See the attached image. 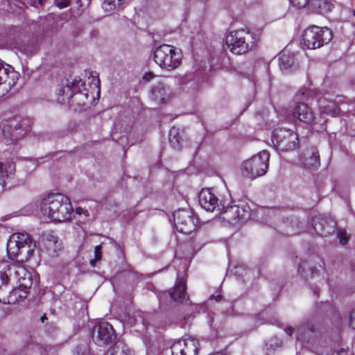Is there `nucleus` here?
<instances>
[{"mask_svg":"<svg viewBox=\"0 0 355 355\" xmlns=\"http://www.w3.org/2000/svg\"><path fill=\"white\" fill-rule=\"evenodd\" d=\"M38 1H39V2H40V4H42V1H43V0H38Z\"/></svg>","mask_w":355,"mask_h":355,"instance_id":"c03bdc74","label":"nucleus"},{"mask_svg":"<svg viewBox=\"0 0 355 355\" xmlns=\"http://www.w3.org/2000/svg\"><path fill=\"white\" fill-rule=\"evenodd\" d=\"M15 171V164L14 163H8L3 164L0 162V185L3 187L6 186V179L9 174L12 173Z\"/></svg>","mask_w":355,"mask_h":355,"instance_id":"b1692460","label":"nucleus"},{"mask_svg":"<svg viewBox=\"0 0 355 355\" xmlns=\"http://www.w3.org/2000/svg\"><path fill=\"white\" fill-rule=\"evenodd\" d=\"M150 96L152 99L158 105L165 103L169 98V94L165 87L162 85L152 87Z\"/></svg>","mask_w":355,"mask_h":355,"instance_id":"412c9836","label":"nucleus"},{"mask_svg":"<svg viewBox=\"0 0 355 355\" xmlns=\"http://www.w3.org/2000/svg\"><path fill=\"white\" fill-rule=\"evenodd\" d=\"M306 329V327L304 326H302V327H297V331H300L301 330L304 331V329Z\"/></svg>","mask_w":355,"mask_h":355,"instance_id":"58836bf2","label":"nucleus"},{"mask_svg":"<svg viewBox=\"0 0 355 355\" xmlns=\"http://www.w3.org/2000/svg\"><path fill=\"white\" fill-rule=\"evenodd\" d=\"M348 322L349 327L355 329V306H354L349 311Z\"/></svg>","mask_w":355,"mask_h":355,"instance_id":"7c9ffc66","label":"nucleus"},{"mask_svg":"<svg viewBox=\"0 0 355 355\" xmlns=\"http://www.w3.org/2000/svg\"><path fill=\"white\" fill-rule=\"evenodd\" d=\"M297 340H300V339H301V338H300V336H298V335L297 336Z\"/></svg>","mask_w":355,"mask_h":355,"instance_id":"37998d69","label":"nucleus"},{"mask_svg":"<svg viewBox=\"0 0 355 355\" xmlns=\"http://www.w3.org/2000/svg\"><path fill=\"white\" fill-rule=\"evenodd\" d=\"M338 238L339 239V242L341 245H344L347 244L349 241V235L344 230L339 231L338 232Z\"/></svg>","mask_w":355,"mask_h":355,"instance_id":"c756f323","label":"nucleus"},{"mask_svg":"<svg viewBox=\"0 0 355 355\" xmlns=\"http://www.w3.org/2000/svg\"><path fill=\"white\" fill-rule=\"evenodd\" d=\"M43 247L49 256L52 257L58 256L61 250V243L53 231H50L44 236Z\"/></svg>","mask_w":355,"mask_h":355,"instance_id":"2eb2a0df","label":"nucleus"},{"mask_svg":"<svg viewBox=\"0 0 355 355\" xmlns=\"http://www.w3.org/2000/svg\"><path fill=\"white\" fill-rule=\"evenodd\" d=\"M257 43V35L248 28L231 31L225 37L227 48L235 55H243L255 49Z\"/></svg>","mask_w":355,"mask_h":355,"instance_id":"f03ea898","label":"nucleus"},{"mask_svg":"<svg viewBox=\"0 0 355 355\" xmlns=\"http://www.w3.org/2000/svg\"><path fill=\"white\" fill-rule=\"evenodd\" d=\"M200 205L205 209L210 211L215 210L218 207V199L210 189H202L198 196Z\"/></svg>","mask_w":355,"mask_h":355,"instance_id":"f3484780","label":"nucleus"},{"mask_svg":"<svg viewBox=\"0 0 355 355\" xmlns=\"http://www.w3.org/2000/svg\"><path fill=\"white\" fill-rule=\"evenodd\" d=\"M313 293H314V295L316 296V297H318V291H317L316 289L313 291Z\"/></svg>","mask_w":355,"mask_h":355,"instance_id":"a19ab883","label":"nucleus"},{"mask_svg":"<svg viewBox=\"0 0 355 355\" xmlns=\"http://www.w3.org/2000/svg\"><path fill=\"white\" fill-rule=\"evenodd\" d=\"M35 243L26 232L12 234L7 242L8 253L14 257L20 256V261H28L35 253Z\"/></svg>","mask_w":355,"mask_h":355,"instance_id":"7ed1b4c3","label":"nucleus"},{"mask_svg":"<svg viewBox=\"0 0 355 355\" xmlns=\"http://www.w3.org/2000/svg\"><path fill=\"white\" fill-rule=\"evenodd\" d=\"M111 355H135V352L125 345H123L121 348L119 345L116 346Z\"/></svg>","mask_w":355,"mask_h":355,"instance_id":"cd10ccee","label":"nucleus"},{"mask_svg":"<svg viewBox=\"0 0 355 355\" xmlns=\"http://www.w3.org/2000/svg\"><path fill=\"white\" fill-rule=\"evenodd\" d=\"M327 224V221L326 219L323 218H316L313 220V228L314 229L315 232L322 236H327L333 232L336 228V223L333 222V225L331 227L330 230H325L324 227V225Z\"/></svg>","mask_w":355,"mask_h":355,"instance_id":"4be33fe9","label":"nucleus"},{"mask_svg":"<svg viewBox=\"0 0 355 355\" xmlns=\"http://www.w3.org/2000/svg\"><path fill=\"white\" fill-rule=\"evenodd\" d=\"M85 83L75 79L73 81L67 83L65 86L59 88L58 92V101L60 104L68 103L71 105V98L73 95L81 92L80 86H84Z\"/></svg>","mask_w":355,"mask_h":355,"instance_id":"f8f14e48","label":"nucleus"},{"mask_svg":"<svg viewBox=\"0 0 355 355\" xmlns=\"http://www.w3.org/2000/svg\"><path fill=\"white\" fill-rule=\"evenodd\" d=\"M95 260L99 261L101 259V245H98L94 248Z\"/></svg>","mask_w":355,"mask_h":355,"instance_id":"473e14b6","label":"nucleus"},{"mask_svg":"<svg viewBox=\"0 0 355 355\" xmlns=\"http://www.w3.org/2000/svg\"><path fill=\"white\" fill-rule=\"evenodd\" d=\"M22 127V124L21 123H17L15 125V129L13 130L12 128V126L10 125H6L3 126V129H2V133L3 135V136L7 138V139H9L10 140V141H16L17 139H18V137L17 135H16L15 134V130H17L19 129H21Z\"/></svg>","mask_w":355,"mask_h":355,"instance_id":"393cba45","label":"nucleus"},{"mask_svg":"<svg viewBox=\"0 0 355 355\" xmlns=\"http://www.w3.org/2000/svg\"><path fill=\"white\" fill-rule=\"evenodd\" d=\"M302 37L304 47L315 49L329 42L332 40L333 34L327 27L312 25L304 30Z\"/></svg>","mask_w":355,"mask_h":355,"instance_id":"39448f33","label":"nucleus"},{"mask_svg":"<svg viewBox=\"0 0 355 355\" xmlns=\"http://www.w3.org/2000/svg\"><path fill=\"white\" fill-rule=\"evenodd\" d=\"M334 3L332 0H309L308 12L310 13L326 14L332 11Z\"/></svg>","mask_w":355,"mask_h":355,"instance_id":"6ab92c4d","label":"nucleus"},{"mask_svg":"<svg viewBox=\"0 0 355 355\" xmlns=\"http://www.w3.org/2000/svg\"><path fill=\"white\" fill-rule=\"evenodd\" d=\"M285 331L286 333L288 335V336H291L293 334V333L295 331V329L292 327H289L288 328H286L285 329Z\"/></svg>","mask_w":355,"mask_h":355,"instance_id":"e433bc0d","label":"nucleus"},{"mask_svg":"<svg viewBox=\"0 0 355 355\" xmlns=\"http://www.w3.org/2000/svg\"><path fill=\"white\" fill-rule=\"evenodd\" d=\"M291 4L297 9L306 8L308 11L309 0H289Z\"/></svg>","mask_w":355,"mask_h":355,"instance_id":"c85d7f7f","label":"nucleus"},{"mask_svg":"<svg viewBox=\"0 0 355 355\" xmlns=\"http://www.w3.org/2000/svg\"><path fill=\"white\" fill-rule=\"evenodd\" d=\"M320 110L321 113L336 116L339 114L340 108L334 103L328 102L325 105H320Z\"/></svg>","mask_w":355,"mask_h":355,"instance_id":"bb28decb","label":"nucleus"},{"mask_svg":"<svg viewBox=\"0 0 355 355\" xmlns=\"http://www.w3.org/2000/svg\"><path fill=\"white\" fill-rule=\"evenodd\" d=\"M8 272L10 277L23 288H31L33 284L32 274L25 267L19 264L8 266Z\"/></svg>","mask_w":355,"mask_h":355,"instance_id":"9b49d317","label":"nucleus"},{"mask_svg":"<svg viewBox=\"0 0 355 355\" xmlns=\"http://www.w3.org/2000/svg\"><path fill=\"white\" fill-rule=\"evenodd\" d=\"M353 15L355 17V10L353 11Z\"/></svg>","mask_w":355,"mask_h":355,"instance_id":"49530a36","label":"nucleus"},{"mask_svg":"<svg viewBox=\"0 0 355 355\" xmlns=\"http://www.w3.org/2000/svg\"><path fill=\"white\" fill-rule=\"evenodd\" d=\"M9 276L8 267L0 272V296L3 295L8 291Z\"/></svg>","mask_w":355,"mask_h":355,"instance_id":"a878e982","label":"nucleus"},{"mask_svg":"<svg viewBox=\"0 0 355 355\" xmlns=\"http://www.w3.org/2000/svg\"><path fill=\"white\" fill-rule=\"evenodd\" d=\"M19 77L14 68L0 60V96H4L13 87Z\"/></svg>","mask_w":355,"mask_h":355,"instance_id":"6e6552de","label":"nucleus"},{"mask_svg":"<svg viewBox=\"0 0 355 355\" xmlns=\"http://www.w3.org/2000/svg\"><path fill=\"white\" fill-rule=\"evenodd\" d=\"M155 76L152 72H148L144 74L143 78L145 80H150L154 78Z\"/></svg>","mask_w":355,"mask_h":355,"instance_id":"72a5a7b5","label":"nucleus"},{"mask_svg":"<svg viewBox=\"0 0 355 355\" xmlns=\"http://www.w3.org/2000/svg\"><path fill=\"white\" fill-rule=\"evenodd\" d=\"M55 5L60 9L67 8L69 6V0H55Z\"/></svg>","mask_w":355,"mask_h":355,"instance_id":"2f4dec72","label":"nucleus"},{"mask_svg":"<svg viewBox=\"0 0 355 355\" xmlns=\"http://www.w3.org/2000/svg\"><path fill=\"white\" fill-rule=\"evenodd\" d=\"M174 225L177 230L185 234L192 233L197 227L198 219L187 210L182 209L173 214Z\"/></svg>","mask_w":355,"mask_h":355,"instance_id":"1a4fd4ad","label":"nucleus"},{"mask_svg":"<svg viewBox=\"0 0 355 355\" xmlns=\"http://www.w3.org/2000/svg\"><path fill=\"white\" fill-rule=\"evenodd\" d=\"M94 81V85L96 86V87L98 88V94L100 93V79L98 78H97L96 79L94 77L93 78V80Z\"/></svg>","mask_w":355,"mask_h":355,"instance_id":"f704fd0d","label":"nucleus"},{"mask_svg":"<svg viewBox=\"0 0 355 355\" xmlns=\"http://www.w3.org/2000/svg\"><path fill=\"white\" fill-rule=\"evenodd\" d=\"M96 261V260H95V259H94V260H91V261H90V263H91V265L94 266L95 265V261Z\"/></svg>","mask_w":355,"mask_h":355,"instance_id":"79ce46f5","label":"nucleus"},{"mask_svg":"<svg viewBox=\"0 0 355 355\" xmlns=\"http://www.w3.org/2000/svg\"><path fill=\"white\" fill-rule=\"evenodd\" d=\"M42 214L55 223L69 221L73 212L70 199L60 193H50L40 204Z\"/></svg>","mask_w":355,"mask_h":355,"instance_id":"f257e3e1","label":"nucleus"},{"mask_svg":"<svg viewBox=\"0 0 355 355\" xmlns=\"http://www.w3.org/2000/svg\"><path fill=\"white\" fill-rule=\"evenodd\" d=\"M289 117L293 121H299L307 124L311 123L314 120L311 109L304 103H295L290 109Z\"/></svg>","mask_w":355,"mask_h":355,"instance_id":"ddd939ff","label":"nucleus"},{"mask_svg":"<svg viewBox=\"0 0 355 355\" xmlns=\"http://www.w3.org/2000/svg\"><path fill=\"white\" fill-rule=\"evenodd\" d=\"M314 273H315V272L313 271V270H312V272H311L312 275H313Z\"/></svg>","mask_w":355,"mask_h":355,"instance_id":"a18cd8bd","label":"nucleus"},{"mask_svg":"<svg viewBox=\"0 0 355 355\" xmlns=\"http://www.w3.org/2000/svg\"><path fill=\"white\" fill-rule=\"evenodd\" d=\"M300 161L304 168L315 170L320 164L318 150L314 149L311 157L308 158L300 157Z\"/></svg>","mask_w":355,"mask_h":355,"instance_id":"5701e85b","label":"nucleus"},{"mask_svg":"<svg viewBox=\"0 0 355 355\" xmlns=\"http://www.w3.org/2000/svg\"><path fill=\"white\" fill-rule=\"evenodd\" d=\"M224 218L230 223H236L241 222L250 216L249 211L238 205L227 207L224 211Z\"/></svg>","mask_w":355,"mask_h":355,"instance_id":"a211bd4d","label":"nucleus"},{"mask_svg":"<svg viewBox=\"0 0 355 355\" xmlns=\"http://www.w3.org/2000/svg\"><path fill=\"white\" fill-rule=\"evenodd\" d=\"M29 289L19 285L10 291H7L3 295L0 296V302L3 304H15L20 301H23L26 298Z\"/></svg>","mask_w":355,"mask_h":355,"instance_id":"dca6fc26","label":"nucleus"},{"mask_svg":"<svg viewBox=\"0 0 355 355\" xmlns=\"http://www.w3.org/2000/svg\"><path fill=\"white\" fill-rule=\"evenodd\" d=\"M46 314H44V315L41 317V318H40V320H41V321H42V322H44V320H46Z\"/></svg>","mask_w":355,"mask_h":355,"instance_id":"ea45409f","label":"nucleus"},{"mask_svg":"<svg viewBox=\"0 0 355 355\" xmlns=\"http://www.w3.org/2000/svg\"><path fill=\"white\" fill-rule=\"evenodd\" d=\"M199 346V341L193 338L179 340L171 345V355H198Z\"/></svg>","mask_w":355,"mask_h":355,"instance_id":"9d476101","label":"nucleus"},{"mask_svg":"<svg viewBox=\"0 0 355 355\" xmlns=\"http://www.w3.org/2000/svg\"><path fill=\"white\" fill-rule=\"evenodd\" d=\"M97 336L96 340L98 345H107L116 339V332L112 324L108 322H101L95 327Z\"/></svg>","mask_w":355,"mask_h":355,"instance_id":"4468645a","label":"nucleus"},{"mask_svg":"<svg viewBox=\"0 0 355 355\" xmlns=\"http://www.w3.org/2000/svg\"><path fill=\"white\" fill-rule=\"evenodd\" d=\"M76 212L78 214H81L82 213L85 214V215H88V211L87 210H83L81 207H77L76 209Z\"/></svg>","mask_w":355,"mask_h":355,"instance_id":"c9c22d12","label":"nucleus"},{"mask_svg":"<svg viewBox=\"0 0 355 355\" xmlns=\"http://www.w3.org/2000/svg\"><path fill=\"white\" fill-rule=\"evenodd\" d=\"M270 153L263 150L250 159L243 162L242 174L252 180L266 173L268 168Z\"/></svg>","mask_w":355,"mask_h":355,"instance_id":"423d86ee","label":"nucleus"},{"mask_svg":"<svg viewBox=\"0 0 355 355\" xmlns=\"http://www.w3.org/2000/svg\"><path fill=\"white\" fill-rule=\"evenodd\" d=\"M186 282L183 279H179L174 287L168 292L170 297L175 302H182L187 295Z\"/></svg>","mask_w":355,"mask_h":355,"instance_id":"aec40b11","label":"nucleus"},{"mask_svg":"<svg viewBox=\"0 0 355 355\" xmlns=\"http://www.w3.org/2000/svg\"><path fill=\"white\" fill-rule=\"evenodd\" d=\"M211 299H214L217 302H220L222 299V296L220 295H211L210 297Z\"/></svg>","mask_w":355,"mask_h":355,"instance_id":"4c0bfd02","label":"nucleus"},{"mask_svg":"<svg viewBox=\"0 0 355 355\" xmlns=\"http://www.w3.org/2000/svg\"><path fill=\"white\" fill-rule=\"evenodd\" d=\"M153 60L160 68L172 71L180 65L182 56L175 46L163 44L155 49Z\"/></svg>","mask_w":355,"mask_h":355,"instance_id":"20e7f679","label":"nucleus"},{"mask_svg":"<svg viewBox=\"0 0 355 355\" xmlns=\"http://www.w3.org/2000/svg\"><path fill=\"white\" fill-rule=\"evenodd\" d=\"M272 141L281 151L293 150L298 146V137L296 132L288 129H275L272 132Z\"/></svg>","mask_w":355,"mask_h":355,"instance_id":"0eeeda50","label":"nucleus"},{"mask_svg":"<svg viewBox=\"0 0 355 355\" xmlns=\"http://www.w3.org/2000/svg\"><path fill=\"white\" fill-rule=\"evenodd\" d=\"M172 132H173V130H171L170 131V135H171V134H172Z\"/></svg>","mask_w":355,"mask_h":355,"instance_id":"de8ad7c7","label":"nucleus"}]
</instances>
